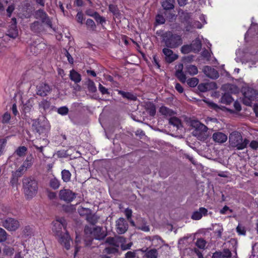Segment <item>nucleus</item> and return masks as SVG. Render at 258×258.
Segmentation results:
<instances>
[{
    "label": "nucleus",
    "instance_id": "obj_1",
    "mask_svg": "<svg viewBox=\"0 0 258 258\" xmlns=\"http://www.w3.org/2000/svg\"><path fill=\"white\" fill-rule=\"evenodd\" d=\"M66 227L67 223L65 219L63 218H60L53 222L52 230L55 235L59 236V242L67 250H69L71 246L70 241H72L71 236L67 231L63 234L61 233L62 228L65 229Z\"/></svg>",
    "mask_w": 258,
    "mask_h": 258
},
{
    "label": "nucleus",
    "instance_id": "obj_2",
    "mask_svg": "<svg viewBox=\"0 0 258 258\" xmlns=\"http://www.w3.org/2000/svg\"><path fill=\"white\" fill-rule=\"evenodd\" d=\"M161 42L167 48L175 49L181 45L183 39L181 35L172 31H166L161 35Z\"/></svg>",
    "mask_w": 258,
    "mask_h": 258
},
{
    "label": "nucleus",
    "instance_id": "obj_3",
    "mask_svg": "<svg viewBox=\"0 0 258 258\" xmlns=\"http://www.w3.org/2000/svg\"><path fill=\"white\" fill-rule=\"evenodd\" d=\"M23 188L26 199H31L37 193L38 189V182L33 177H25L23 179Z\"/></svg>",
    "mask_w": 258,
    "mask_h": 258
},
{
    "label": "nucleus",
    "instance_id": "obj_4",
    "mask_svg": "<svg viewBox=\"0 0 258 258\" xmlns=\"http://www.w3.org/2000/svg\"><path fill=\"white\" fill-rule=\"evenodd\" d=\"M229 142L234 147L238 150H242L246 148L249 141L245 138L243 140L241 134L238 132H233L229 136Z\"/></svg>",
    "mask_w": 258,
    "mask_h": 258
},
{
    "label": "nucleus",
    "instance_id": "obj_5",
    "mask_svg": "<svg viewBox=\"0 0 258 258\" xmlns=\"http://www.w3.org/2000/svg\"><path fill=\"white\" fill-rule=\"evenodd\" d=\"M35 17L36 19H40L42 23L45 24L47 27L55 30L53 28L52 23L51 19L47 13L42 9H39L35 12Z\"/></svg>",
    "mask_w": 258,
    "mask_h": 258
},
{
    "label": "nucleus",
    "instance_id": "obj_6",
    "mask_svg": "<svg viewBox=\"0 0 258 258\" xmlns=\"http://www.w3.org/2000/svg\"><path fill=\"white\" fill-rule=\"evenodd\" d=\"M76 197V193L69 189L63 188L59 190V198L67 203L72 202Z\"/></svg>",
    "mask_w": 258,
    "mask_h": 258
},
{
    "label": "nucleus",
    "instance_id": "obj_7",
    "mask_svg": "<svg viewBox=\"0 0 258 258\" xmlns=\"http://www.w3.org/2000/svg\"><path fill=\"white\" fill-rule=\"evenodd\" d=\"M3 226L10 231H15L19 226V222L14 218H8L3 221Z\"/></svg>",
    "mask_w": 258,
    "mask_h": 258
},
{
    "label": "nucleus",
    "instance_id": "obj_8",
    "mask_svg": "<svg viewBox=\"0 0 258 258\" xmlns=\"http://www.w3.org/2000/svg\"><path fill=\"white\" fill-rule=\"evenodd\" d=\"M257 95V93L255 90L252 88H248L243 93L244 103L249 105L251 102L256 98Z\"/></svg>",
    "mask_w": 258,
    "mask_h": 258
},
{
    "label": "nucleus",
    "instance_id": "obj_9",
    "mask_svg": "<svg viewBox=\"0 0 258 258\" xmlns=\"http://www.w3.org/2000/svg\"><path fill=\"white\" fill-rule=\"evenodd\" d=\"M51 89L46 83H39L36 87V94L41 97H45L51 91Z\"/></svg>",
    "mask_w": 258,
    "mask_h": 258
},
{
    "label": "nucleus",
    "instance_id": "obj_10",
    "mask_svg": "<svg viewBox=\"0 0 258 258\" xmlns=\"http://www.w3.org/2000/svg\"><path fill=\"white\" fill-rule=\"evenodd\" d=\"M116 230L117 233H124L128 229V224L123 218H119L116 222Z\"/></svg>",
    "mask_w": 258,
    "mask_h": 258
},
{
    "label": "nucleus",
    "instance_id": "obj_11",
    "mask_svg": "<svg viewBox=\"0 0 258 258\" xmlns=\"http://www.w3.org/2000/svg\"><path fill=\"white\" fill-rule=\"evenodd\" d=\"M170 48L165 47L162 50V52L165 56V60L166 62L170 63L177 59L178 55L173 53Z\"/></svg>",
    "mask_w": 258,
    "mask_h": 258
},
{
    "label": "nucleus",
    "instance_id": "obj_12",
    "mask_svg": "<svg viewBox=\"0 0 258 258\" xmlns=\"http://www.w3.org/2000/svg\"><path fill=\"white\" fill-rule=\"evenodd\" d=\"M208 215V210L204 207H201L199 211H195L192 215L191 219L195 220H200L203 216H207Z\"/></svg>",
    "mask_w": 258,
    "mask_h": 258
},
{
    "label": "nucleus",
    "instance_id": "obj_13",
    "mask_svg": "<svg viewBox=\"0 0 258 258\" xmlns=\"http://www.w3.org/2000/svg\"><path fill=\"white\" fill-rule=\"evenodd\" d=\"M140 250L145 253L144 256L146 258H158V252L156 248H152L149 249L146 248L145 249H141Z\"/></svg>",
    "mask_w": 258,
    "mask_h": 258
},
{
    "label": "nucleus",
    "instance_id": "obj_14",
    "mask_svg": "<svg viewBox=\"0 0 258 258\" xmlns=\"http://www.w3.org/2000/svg\"><path fill=\"white\" fill-rule=\"evenodd\" d=\"M50 106L51 102L45 99H42L38 103V109L42 114L46 113Z\"/></svg>",
    "mask_w": 258,
    "mask_h": 258
},
{
    "label": "nucleus",
    "instance_id": "obj_15",
    "mask_svg": "<svg viewBox=\"0 0 258 258\" xmlns=\"http://www.w3.org/2000/svg\"><path fill=\"white\" fill-rule=\"evenodd\" d=\"M205 74L209 78L212 79H217L219 77L218 72L214 69L209 66H205L204 67Z\"/></svg>",
    "mask_w": 258,
    "mask_h": 258
},
{
    "label": "nucleus",
    "instance_id": "obj_16",
    "mask_svg": "<svg viewBox=\"0 0 258 258\" xmlns=\"http://www.w3.org/2000/svg\"><path fill=\"white\" fill-rule=\"evenodd\" d=\"M148 239L152 241V246L155 248H161L164 242V240L158 235L154 236L152 238L149 237Z\"/></svg>",
    "mask_w": 258,
    "mask_h": 258
},
{
    "label": "nucleus",
    "instance_id": "obj_17",
    "mask_svg": "<svg viewBox=\"0 0 258 258\" xmlns=\"http://www.w3.org/2000/svg\"><path fill=\"white\" fill-rule=\"evenodd\" d=\"M213 140L218 143H223L227 140V136L221 132H216L213 134L212 136Z\"/></svg>",
    "mask_w": 258,
    "mask_h": 258
},
{
    "label": "nucleus",
    "instance_id": "obj_18",
    "mask_svg": "<svg viewBox=\"0 0 258 258\" xmlns=\"http://www.w3.org/2000/svg\"><path fill=\"white\" fill-rule=\"evenodd\" d=\"M102 228L100 227H96L93 228L92 235L94 238L97 240H103L106 236L104 232H102Z\"/></svg>",
    "mask_w": 258,
    "mask_h": 258
},
{
    "label": "nucleus",
    "instance_id": "obj_19",
    "mask_svg": "<svg viewBox=\"0 0 258 258\" xmlns=\"http://www.w3.org/2000/svg\"><path fill=\"white\" fill-rule=\"evenodd\" d=\"M86 14L93 17L97 23L101 24L102 27L104 28L103 24L106 23V19L104 17L100 16L97 12H94L93 14H89L88 12H87Z\"/></svg>",
    "mask_w": 258,
    "mask_h": 258
},
{
    "label": "nucleus",
    "instance_id": "obj_20",
    "mask_svg": "<svg viewBox=\"0 0 258 258\" xmlns=\"http://www.w3.org/2000/svg\"><path fill=\"white\" fill-rule=\"evenodd\" d=\"M42 23H40L37 21H34L30 25L31 30L36 33H39L42 32L44 30V27Z\"/></svg>",
    "mask_w": 258,
    "mask_h": 258
},
{
    "label": "nucleus",
    "instance_id": "obj_21",
    "mask_svg": "<svg viewBox=\"0 0 258 258\" xmlns=\"http://www.w3.org/2000/svg\"><path fill=\"white\" fill-rule=\"evenodd\" d=\"M258 34V25L256 23L252 22L248 31L245 35V37H253Z\"/></svg>",
    "mask_w": 258,
    "mask_h": 258
},
{
    "label": "nucleus",
    "instance_id": "obj_22",
    "mask_svg": "<svg viewBox=\"0 0 258 258\" xmlns=\"http://www.w3.org/2000/svg\"><path fill=\"white\" fill-rule=\"evenodd\" d=\"M190 44L194 52L198 53L201 50L202 42L199 38H196Z\"/></svg>",
    "mask_w": 258,
    "mask_h": 258
},
{
    "label": "nucleus",
    "instance_id": "obj_23",
    "mask_svg": "<svg viewBox=\"0 0 258 258\" xmlns=\"http://www.w3.org/2000/svg\"><path fill=\"white\" fill-rule=\"evenodd\" d=\"M117 91L118 94L121 95L123 98H126L127 100L136 101L137 99V96L131 92H124L122 90H118Z\"/></svg>",
    "mask_w": 258,
    "mask_h": 258
},
{
    "label": "nucleus",
    "instance_id": "obj_24",
    "mask_svg": "<svg viewBox=\"0 0 258 258\" xmlns=\"http://www.w3.org/2000/svg\"><path fill=\"white\" fill-rule=\"evenodd\" d=\"M213 230L218 238H221L223 231L222 225L220 223H216L213 225Z\"/></svg>",
    "mask_w": 258,
    "mask_h": 258
},
{
    "label": "nucleus",
    "instance_id": "obj_25",
    "mask_svg": "<svg viewBox=\"0 0 258 258\" xmlns=\"http://www.w3.org/2000/svg\"><path fill=\"white\" fill-rule=\"evenodd\" d=\"M7 35L12 38H16L18 35V30L17 26L15 25H11L8 30Z\"/></svg>",
    "mask_w": 258,
    "mask_h": 258
},
{
    "label": "nucleus",
    "instance_id": "obj_26",
    "mask_svg": "<svg viewBox=\"0 0 258 258\" xmlns=\"http://www.w3.org/2000/svg\"><path fill=\"white\" fill-rule=\"evenodd\" d=\"M70 79L75 83H78L81 81V76L76 71L72 70L70 73Z\"/></svg>",
    "mask_w": 258,
    "mask_h": 258
},
{
    "label": "nucleus",
    "instance_id": "obj_27",
    "mask_svg": "<svg viewBox=\"0 0 258 258\" xmlns=\"http://www.w3.org/2000/svg\"><path fill=\"white\" fill-rule=\"evenodd\" d=\"M34 158L32 154L27 156L25 160L21 165L26 170L28 168H30L33 163Z\"/></svg>",
    "mask_w": 258,
    "mask_h": 258
},
{
    "label": "nucleus",
    "instance_id": "obj_28",
    "mask_svg": "<svg viewBox=\"0 0 258 258\" xmlns=\"http://www.w3.org/2000/svg\"><path fill=\"white\" fill-rule=\"evenodd\" d=\"M159 112L166 116H172L175 114V112L172 109L164 106L160 108Z\"/></svg>",
    "mask_w": 258,
    "mask_h": 258
},
{
    "label": "nucleus",
    "instance_id": "obj_29",
    "mask_svg": "<svg viewBox=\"0 0 258 258\" xmlns=\"http://www.w3.org/2000/svg\"><path fill=\"white\" fill-rule=\"evenodd\" d=\"M174 0H165L162 2V7L165 10H172L174 8Z\"/></svg>",
    "mask_w": 258,
    "mask_h": 258
},
{
    "label": "nucleus",
    "instance_id": "obj_30",
    "mask_svg": "<svg viewBox=\"0 0 258 258\" xmlns=\"http://www.w3.org/2000/svg\"><path fill=\"white\" fill-rule=\"evenodd\" d=\"M175 75L178 80L182 83H185L186 81V77L183 72L182 69L177 70L175 72Z\"/></svg>",
    "mask_w": 258,
    "mask_h": 258
},
{
    "label": "nucleus",
    "instance_id": "obj_31",
    "mask_svg": "<svg viewBox=\"0 0 258 258\" xmlns=\"http://www.w3.org/2000/svg\"><path fill=\"white\" fill-rule=\"evenodd\" d=\"M49 184L51 188L55 190L59 187L60 182L59 180L54 177L49 180Z\"/></svg>",
    "mask_w": 258,
    "mask_h": 258
},
{
    "label": "nucleus",
    "instance_id": "obj_32",
    "mask_svg": "<svg viewBox=\"0 0 258 258\" xmlns=\"http://www.w3.org/2000/svg\"><path fill=\"white\" fill-rule=\"evenodd\" d=\"M169 123L176 126L177 128H179L181 126L180 120L176 117H171L169 119Z\"/></svg>",
    "mask_w": 258,
    "mask_h": 258
},
{
    "label": "nucleus",
    "instance_id": "obj_33",
    "mask_svg": "<svg viewBox=\"0 0 258 258\" xmlns=\"http://www.w3.org/2000/svg\"><path fill=\"white\" fill-rule=\"evenodd\" d=\"M61 173V178L64 182H68L70 181L72 174L68 170H62Z\"/></svg>",
    "mask_w": 258,
    "mask_h": 258
},
{
    "label": "nucleus",
    "instance_id": "obj_34",
    "mask_svg": "<svg viewBox=\"0 0 258 258\" xmlns=\"http://www.w3.org/2000/svg\"><path fill=\"white\" fill-rule=\"evenodd\" d=\"M186 72L190 75L198 74V70L196 66L189 64L186 67Z\"/></svg>",
    "mask_w": 258,
    "mask_h": 258
},
{
    "label": "nucleus",
    "instance_id": "obj_35",
    "mask_svg": "<svg viewBox=\"0 0 258 258\" xmlns=\"http://www.w3.org/2000/svg\"><path fill=\"white\" fill-rule=\"evenodd\" d=\"M222 102L226 104H230L233 101V99L229 93H225L221 98Z\"/></svg>",
    "mask_w": 258,
    "mask_h": 258
},
{
    "label": "nucleus",
    "instance_id": "obj_36",
    "mask_svg": "<svg viewBox=\"0 0 258 258\" xmlns=\"http://www.w3.org/2000/svg\"><path fill=\"white\" fill-rule=\"evenodd\" d=\"M27 151V148L25 146H20L16 149L15 153L17 156L21 157L26 155Z\"/></svg>",
    "mask_w": 258,
    "mask_h": 258
},
{
    "label": "nucleus",
    "instance_id": "obj_37",
    "mask_svg": "<svg viewBox=\"0 0 258 258\" xmlns=\"http://www.w3.org/2000/svg\"><path fill=\"white\" fill-rule=\"evenodd\" d=\"M86 25L88 30L92 31H94L96 30V26L92 19H88L86 20Z\"/></svg>",
    "mask_w": 258,
    "mask_h": 258
},
{
    "label": "nucleus",
    "instance_id": "obj_38",
    "mask_svg": "<svg viewBox=\"0 0 258 258\" xmlns=\"http://www.w3.org/2000/svg\"><path fill=\"white\" fill-rule=\"evenodd\" d=\"M33 100L32 99H29L27 102L24 105L23 110L26 113L29 112L33 106Z\"/></svg>",
    "mask_w": 258,
    "mask_h": 258
},
{
    "label": "nucleus",
    "instance_id": "obj_39",
    "mask_svg": "<svg viewBox=\"0 0 258 258\" xmlns=\"http://www.w3.org/2000/svg\"><path fill=\"white\" fill-rule=\"evenodd\" d=\"M87 221L91 224L94 225L98 221V218L94 214H92L91 212L86 216Z\"/></svg>",
    "mask_w": 258,
    "mask_h": 258
},
{
    "label": "nucleus",
    "instance_id": "obj_40",
    "mask_svg": "<svg viewBox=\"0 0 258 258\" xmlns=\"http://www.w3.org/2000/svg\"><path fill=\"white\" fill-rule=\"evenodd\" d=\"M181 52L182 54H188L191 52H193V50L191 48L190 44H185L181 46L180 48Z\"/></svg>",
    "mask_w": 258,
    "mask_h": 258
},
{
    "label": "nucleus",
    "instance_id": "obj_41",
    "mask_svg": "<svg viewBox=\"0 0 258 258\" xmlns=\"http://www.w3.org/2000/svg\"><path fill=\"white\" fill-rule=\"evenodd\" d=\"M88 89L89 92L92 93H95L97 91V88L94 82L90 79L88 80Z\"/></svg>",
    "mask_w": 258,
    "mask_h": 258
},
{
    "label": "nucleus",
    "instance_id": "obj_42",
    "mask_svg": "<svg viewBox=\"0 0 258 258\" xmlns=\"http://www.w3.org/2000/svg\"><path fill=\"white\" fill-rule=\"evenodd\" d=\"M186 82L190 87H195L198 84L199 79L196 78H192L188 79Z\"/></svg>",
    "mask_w": 258,
    "mask_h": 258
},
{
    "label": "nucleus",
    "instance_id": "obj_43",
    "mask_svg": "<svg viewBox=\"0 0 258 258\" xmlns=\"http://www.w3.org/2000/svg\"><path fill=\"white\" fill-rule=\"evenodd\" d=\"M78 211L81 216H86V217L91 212L90 209L83 207L78 208Z\"/></svg>",
    "mask_w": 258,
    "mask_h": 258
},
{
    "label": "nucleus",
    "instance_id": "obj_44",
    "mask_svg": "<svg viewBox=\"0 0 258 258\" xmlns=\"http://www.w3.org/2000/svg\"><path fill=\"white\" fill-rule=\"evenodd\" d=\"M104 251L107 254H115L118 252V247L116 246L114 247H107L104 249Z\"/></svg>",
    "mask_w": 258,
    "mask_h": 258
},
{
    "label": "nucleus",
    "instance_id": "obj_45",
    "mask_svg": "<svg viewBox=\"0 0 258 258\" xmlns=\"http://www.w3.org/2000/svg\"><path fill=\"white\" fill-rule=\"evenodd\" d=\"M206 241L203 238H198L196 242V245L200 249H204Z\"/></svg>",
    "mask_w": 258,
    "mask_h": 258
},
{
    "label": "nucleus",
    "instance_id": "obj_46",
    "mask_svg": "<svg viewBox=\"0 0 258 258\" xmlns=\"http://www.w3.org/2000/svg\"><path fill=\"white\" fill-rule=\"evenodd\" d=\"M19 177H20L15 175L14 173L12 172V177L10 180V183L12 186L17 185Z\"/></svg>",
    "mask_w": 258,
    "mask_h": 258
},
{
    "label": "nucleus",
    "instance_id": "obj_47",
    "mask_svg": "<svg viewBox=\"0 0 258 258\" xmlns=\"http://www.w3.org/2000/svg\"><path fill=\"white\" fill-rule=\"evenodd\" d=\"M105 242L117 247H119V244L117 243L114 238L112 237H108L106 239Z\"/></svg>",
    "mask_w": 258,
    "mask_h": 258
},
{
    "label": "nucleus",
    "instance_id": "obj_48",
    "mask_svg": "<svg viewBox=\"0 0 258 258\" xmlns=\"http://www.w3.org/2000/svg\"><path fill=\"white\" fill-rule=\"evenodd\" d=\"M8 234L6 231L0 227V242L5 241L7 239Z\"/></svg>",
    "mask_w": 258,
    "mask_h": 258
},
{
    "label": "nucleus",
    "instance_id": "obj_49",
    "mask_svg": "<svg viewBox=\"0 0 258 258\" xmlns=\"http://www.w3.org/2000/svg\"><path fill=\"white\" fill-rule=\"evenodd\" d=\"M9 137H7L5 138L0 139V156L2 155L3 151L7 143V139Z\"/></svg>",
    "mask_w": 258,
    "mask_h": 258
},
{
    "label": "nucleus",
    "instance_id": "obj_50",
    "mask_svg": "<svg viewBox=\"0 0 258 258\" xmlns=\"http://www.w3.org/2000/svg\"><path fill=\"white\" fill-rule=\"evenodd\" d=\"M236 230V232H237L238 235H246V229L244 226H241V225L239 224L237 226Z\"/></svg>",
    "mask_w": 258,
    "mask_h": 258
},
{
    "label": "nucleus",
    "instance_id": "obj_51",
    "mask_svg": "<svg viewBox=\"0 0 258 258\" xmlns=\"http://www.w3.org/2000/svg\"><path fill=\"white\" fill-rule=\"evenodd\" d=\"M57 113L61 115H66L69 113L68 108L64 106L58 108Z\"/></svg>",
    "mask_w": 258,
    "mask_h": 258
},
{
    "label": "nucleus",
    "instance_id": "obj_52",
    "mask_svg": "<svg viewBox=\"0 0 258 258\" xmlns=\"http://www.w3.org/2000/svg\"><path fill=\"white\" fill-rule=\"evenodd\" d=\"M26 171V170L22 165H21L17 170L12 172L20 177L24 174Z\"/></svg>",
    "mask_w": 258,
    "mask_h": 258
},
{
    "label": "nucleus",
    "instance_id": "obj_53",
    "mask_svg": "<svg viewBox=\"0 0 258 258\" xmlns=\"http://www.w3.org/2000/svg\"><path fill=\"white\" fill-rule=\"evenodd\" d=\"M224 258H231L232 253L229 249L225 248L222 251Z\"/></svg>",
    "mask_w": 258,
    "mask_h": 258
},
{
    "label": "nucleus",
    "instance_id": "obj_54",
    "mask_svg": "<svg viewBox=\"0 0 258 258\" xmlns=\"http://www.w3.org/2000/svg\"><path fill=\"white\" fill-rule=\"evenodd\" d=\"M156 22L158 24H163L165 22V19L162 15L158 14L156 17Z\"/></svg>",
    "mask_w": 258,
    "mask_h": 258
},
{
    "label": "nucleus",
    "instance_id": "obj_55",
    "mask_svg": "<svg viewBox=\"0 0 258 258\" xmlns=\"http://www.w3.org/2000/svg\"><path fill=\"white\" fill-rule=\"evenodd\" d=\"M198 89L201 92H205L208 90V85L207 84H200L198 86Z\"/></svg>",
    "mask_w": 258,
    "mask_h": 258
},
{
    "label": "nucleus",
    "instance_id": "obj_56",
    "mask_svg": "<svg viewBox=\"0 0 258 258\" xmlns=\"http://www.w3.org/2000/svg\"><path fill=\"white\" fill-rule=\"evenodd\" d=\"M80 242V237L77 235L76 237V240L75 242L76 243V245L75 246V250L74 252V257H75L77 254V253L79 252V251L80 249V246H79L78 245V243Z\"/></svg>",
    "mask_w": 258,
    "mask_h": 258
},
{
    "label": "nucleus",
    "instance_id": "obj_57",
    "mask_svg": "<svg viewBox=\"0 0 258 258\" xmlns=\"http://www.w3.org/2000/svg\"><path fill=\"white\" fill-rule=\"evenodd\" d=\"M76 19L78 23L81 24H83V22L84 20V17L83 14L81 11L78 12L76 15Z\"/></svg>",
    "mask_w": 258,
    "mask_h": 258
},
{
    "label": "nucleus",
    "instance_id": "obj_58",
    "mask_svg": "<svg viewBox=\"0 0 258 258\" xmlns=\"http://www.w3.org/2000/svg\"><path fill=\"white\" fill-rule=\"evenodd\" d=\"M98 89L102 95L109 94L108 90L101 84H99Z\"/></svg>",
    "mask_w": 258,
    "mask_h": 258
},
{
    "label": "nucleus",
    "instance_id": "obj_59",
    "mask_svg": "<svg viewBox=\"0 0 258 258\" xmlns=\"http://www.w3.org/2000/svg\"><path fill=\"white\" fill-rule=\"evenodd\" d=\"M11 119L10 114L8 112H6L4 114L2 117V122L3 123H6L9 122Z\"/></svg>",
    "mask_w": 258,
    "mask_h": 258
},
{
    "label": "nucleus",
    "instance_id": "obj_60",
    "mask_svg": "<svg viewBox=\"0 0 258 258\" xmlns=\"http://www.w3.org/2000/svg\"><path fill=\"white\" fill-rule=\"evenodd\" d=\"M148 112L151 116H154L156 114V108L154 105L151 106L148 109Z\"/></svg>",
    "mask_w": 258,
    "mask_h": 258
},
{
    "label": "nucleus",
    "instance_id": "obj_61",
    "mask_svg": "<svg viewBox=\"0 0 258 258\" xmlns=\"http://www.w3.org/2000/svg\"><path fill=\"white\" fill-rule=\"evenodd\" d=\"M108 8H109V11L114 14H116L118 11L117 6H116L115 5H113V4L109 5Z\"/></svg>",
    "mask_w": 258,
    "mask_h": 258
},
{
    "label": "nucleus",
    "instance_id": "obj_62",
    "mask_svg": "<svg viewBox=\"0 0 258 258\" xmlns=\"http://www.w3.org/2000/svg\"><path fill=\"white\" fill-rule=\"evenodd\" d=\"M136 256L135 251H128L124 255L125 258H135Z\"/></svg>",
    "mask_w": 258,
    "mask_h": 258
},
{
    "label": "nucleus",
    "instance_id": "obj_63",
    "mask_svg": "<svg viewBox=\"0 0 258 258\" xmlns=\"http://www.w3.org/2000/svg\"><path fill=\"white\" fill-rule=\"evenodd\" d=\"M132 210L129 208H126L124 210L125 215L128 220H129L132 216Z\"/></svg>",
    "mask_w": 258,
    "mask_h": 258
},
{
    "label": "nucleus",
    "instance_id": "obj_64",
    "mask_svg": "<svg viewBox=\"0 0 258 258\" xmlns=\"http://www.w3.org/2000/svg\"><path fill=\"white\" fill-rule=\"evenodd\" d=\"M212 258H224L222 252L221 251H216L213 253Z\"/></svg>",
    "mask_w": 258,
    "mask_h": 258
}]
</instances>
